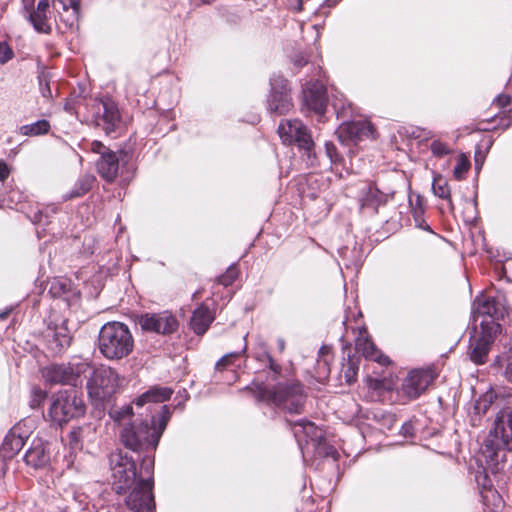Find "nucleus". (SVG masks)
I'll return each instance as SVG.
<instances>
[{
  "label": "nucleus",
  "instance_id": "6e6552de",
  "mask_svg": "<svg viewBox=\"0 0 512 512\" xmlns=\"http://www.w3.org/2000/svg\"><path fill=\"white\" fill-rule=\"evenodd\" d=\"M278 133L284 143H294L303 151V155H306L307 163L310 166L316 164L315 144L310 130L302 121L298 119L284 120L279 124Z\"/></svg>",
  "mask_w": 512,
  "mask_h": 512
},
{
  "label": "nucleus",
  "instance_id": "a19ab883",
  "mask_svg": "<svg viewBox=\"0 0 512 512\" xmlns=\"http://www.w3.org/2000/svg\"><path fill=\"white\" fill-rule=\"evenodd\" d=\"M430 150L435 157H444L452 152L450 146L439 139H434L430 144Z\"/></svg>",
  "mask_w": 512,
  "mask_h": 512
},
{
  "label": "nucleus",
  "instance_id": "7ed1b4c3",
  "mask_svg": "<svg viewBox=\"0 0 512 512\" xmlns=\"http://www.w3.org/2000/svg\"><path fill=\"white\" fill-rule=\"evenodd\" d=\"M100 353L108 360H121L134 348V338L127 325L121 322H108L98 335Z\"/></svg>",
  "mask_w": 512,
  "mask_h": 512
},
{
  "label": "nucleus",
  "instance_id": "72a5a7b5",
  "mask_svg": "<svg viewBox=\"0 0 512 512\" xmlns=\"http://www.w3.org/2000/svg\"><path fill=\"white\" fill-rule=\"evenodd\" d=\"M25 438L12 429L4 438L2 451L5 456L11 457L17 454L24 446Z\"/></svg>",
  "mask_w": 512,
  "mask_h": 512
},
{
  "label": "nucleus",
  "instance_id": "aec40b11",
  "mask_svg": "<svg viewBox=\"0 0 512 512\" xmlns=\"http://www.w3.org/2000/svg\"><path fill=\"white\" fill-rule=\"evenodd\" d=\"M47 349L53 355L62 354L71 344V334L66 326V321L54 326H48L45 335Z\"/></svg>",
  "mask_w": 512,
  "mask_h": 512
},
{
  "label": "nucleus",
  "instance_id": "4c0bfd02",
  "mask_svg": "<svg viewBox=\"0 0 512 512\" xmlns=\"http://www.w3.org/2000/svg\"><path fill=\"white\" fill-rule=\"evenodd\" d=\"M49 130L50 123L45 119L20 127V133L24 136H39L48 133Z\"/></svg>",
  "mask_w": 512,
  "mask_h": 512
},
{
  "label": "nucleus",
  "instance_id": "864d4df0",
  "mask_svg": "<svg viewBox=\"0 0 512 512\" xmlns=\"http://www.w3.org/2000/svg\"><path fill=\"white\" fill-rule=\"evenodd\" d=\"M345 379L348 384H351L355 381V377L357 374V367H355L354 362L352 360L348 361L347 369L345 370Z\"/></svg>",
  "mask_w": 512,
  "mask_h": 512
},
{
  "label": "nucleus",
  "instance_id": "8fccbe9b",
  "mask_svg": "<svg viewBox=\"0 0 512 512\" xmlns=\"http://www.w3.org/2000/svg\"><path fill=\"white\" fill-rule=\"evenodd\" d=\"M39 80V90L43 98L47 100H51L53 95L50 88L49 81L47 80L45 75H40L38 77Z\"/></svg>",
  "mask_w": 512,
  "mask_h": 512
},
{
  "label": "nucleus",
  "instance_id": "f257e3e1",
  "mask_svg": "<svg viewBox=\"0 0 512 512\" xmlns=\"http://www.w3.org/2000/svg\"><path fill=\"white\" fill-rule=\"evenodd\" d=\"M171 413L169 407H161L159 418L151 417L147 420H135L120 430V439L123 445L132 451H154L166 429Z\"/></svg>",
  "mask_w": 512,
  "mask_h": 512
},
{
  "label": "nucleus",
  "instance_id": "603ef678",
  "mask_svg": "<svg viewBox=\"0 0 512 512\" xmlns=\"http://www.w3.org/2000/svg\"><path fill=\"white\" fill-rule=\"evenodd\" d=\"M325 151H326V155L329 158L331 163H336L340 160L339 155L337 153V149L333 143L326 142L325 143Z\"/></svg>",
  "mask_w": 512,
  "mask_h": 512
},
{
  "label": "nucleus",
  "instance_id": "a878e982",
  "mask_svg": "<svg viewBox=\"0 0 512 512\" xmlns=\"http://www.w3.org/2000/svg\"><path fill=\"white\" fill-rule=\"evenodd\" d=\"M49 0H39L36 8L28 13V20L39 33L51 32Z\"/></svg>",
  "mask_w": 512,
  "mask_h": 512
},
{
  "label": "nucleus",
  "instance_id": "c85d7f7f",
  "mask_svg": "<svg viewBox=\"0 0 512 512\" xmlns=\"http://www.w3.org/2000/svg\"><path fill=\"white\" fill-rule=\"evenodd\" d=\"M215 320V312L207 305H199L192 314L190 327L197 335H203Z\"/></svg>",
  "mask_w": 512,
  "mask_h": 512
},
{
  "label": "nucleus",
  "instance_id": "7c9ffc66",
  "mask_svg": "<svg viewBox=\"0 0 512 512\" xmlns=\"http://www.w3.org/2000/svg\"><path fill=\"white\" fill-rule=\"evenodd\" d=\"M49 294L53 298L63 299L68 305L78 296V292L72 288L71 282L62 278H55L51 282Z\"/></svg>",
  "mask_w": 512,
  "mask_h": 512
},
{
  "label": "nucleus",
  "instance_id": "f3484780",
  "mask_svg": "<svg viewBox=\"0 0 512 512\" xmlns=\"http://www.w3.org/2000/svg\"><path fill=\"white\" fill-rule=\"evenodd\" d=\"M436 374L432 369H415L408 373L401 386L402 394L408 399H416L433 383Z\"/></svg>",
  "mask_w": 512,
  "mask_h": 512
},
{
  "label": "nucleus",
  "instance_id": "0eeeda50",
  "mask_svg": "<svg viewBox=\"0 0 512 512\" xmlns=\"http://www.w3.org/2000/svg\"><path fill=\"white\" fill-rule=\"evenodd\" d=\"M278 133L284 143H294L303 151V155H306L307 163L310 166L316 164L315 144L310 130L302 121L298 119L284 120L279 124Z\"/></svg>",
  "mask_w": 512,
  "mask_h": 512
},
{
  "label": "nucleus",
  "instance_id": "4be33fe9",
  "mask_svg": "<svg viewBox=\"0 0 512 512\" xmlns=\"http://www.w3.org/2000/svg\"><path fill=\"white\" fill-rule=\"evenodd\" d=\"M355 350L367 360L375 361L383 366L389 364V358L376 348L365 329L358 333Z\"/></svg>",
  "mask_w": 512,
  "mask_h": 512
},
{
  "label": "nucleus",
  "instance_id": "39448f33",
  "mask_svg": "<svg viewBox=\"0 0 512 512\" xmlns=\"http://www.w3.org/2000/svg\"><path fill=\"white\" fill-rule=\"evenodd\" d=\"M85 413V404L76 390H63L53 395L48 415L51 420L63 425Z\"/></svg>",
  "mask_w": 512,
  "mask_h": 512
},
{
  "label": "nucleus",
  "instance_id": "e2e57ef3",
  "mask_svg": "<svg viewBox=\"0 0 512 512\" xmlns=\"http://www.w3.org/2000/svg\"><path fill=\"white\" fill-rule=\"evenodd\" d=\"M505 378L512 383V362L508 363L505 371H504Z\"/></svg>",
  "mask_w": 512,
  "mask_h": 512
},
{
  "label": "nucleus",
  "instance_id": "b1692460",
  "mask_svg": "<svg viewBox=\"0 0 512 512\" xmlns=\"http://www.w3.org/2000/svg\"><path fill=\"white\" fill-rule=\"evenodd\" d=\"M393 194V191L384 192L374 184H366L360 190L361 205L377 211L378 207L384 205Z\"/></svg>",
  "mask_w": 512,
  "mask_h": 512
},
{
  "label": "nucleus",
  "instance_id": "423d86ee",
  "mask_svg": "<svg viewBox=\"0 0 512 512\" xmlns=\"http://www.w3.org/2000/svg\"><path fill=\"white\" fill-rule=\"evenodd\" d=\"M91 366L84 361L50 364L41 370L46 383L50 385H70L76 387L83 383Z\"/></svg>",
  "mask_w": 512,
  "mask_h": 512
},
{
  "label": "nucleus",
  "instance_id": "5fc2aeb1",
  "mask_svg": "<svg viewBox=\"0 0 512 512\" xmlns=\"http://www.w3.org/2000/svg\"><path fill=\"white\" fill-rule=\"evenodd\" d=\"M90 150L96 154H99L100 157L104 156V154L109 153L111 151L103 143L96 140L90 143Z\"/></svg>",
  "mask_w": 512,
  "mask_h": 512
},
{
  "label": "nucleus",
  "instance_id": "cd10ccee",
  "mask_svg": "<svg viewBox=\"0 0 512 512\" xmlns=\"http://www.w3.org/2000/svg\"><path fill=\"white\" fill-rule=\"evenodd\" d=\"M476 482L480 489V496L486 507L493 506L497 509L502 505L501 496L492 488V481L485 472H479L476 475Z\"/></svg>",
  "mask_w": 512,
  "mask_h": 512
},
{
  "label": "nucleus",
  "instance_id": "680f3d73",
  "mask_svg": "<svg viewBox=\"0 0 512 512\" xmlns=\"http://www.w3.org/2000/svg\"><path fill=\"white\" fill-rule=\"evenodd\" d=\"M290 6L294 11L300 12L302 10V0H290Z\"/></svg>",
  "mask_w": 512,
  "mask_h": 512
},
{
  "label": "nucleus",
  "instance_id": "c9c22d12",
  "mask_svg": "<svg viewBox=\"0 0 512 512\" xmlns=\"http://www.w3.org/2000/svg\"><path fill=\"white\" fill-rule=\"evenodd\" d=\"M93 430L94 428L90 424L74 427L68 435L70 447L74 450H81L83 448L84 439Z\"/></svg>",
  "mask_w": 512,
  "mask_h": 512
},
{
  "label": "nucleus",
  "instance_id": "0e129e2a",
  "mask_svg": "<svg viewBox=\"0 0 512 512\" xmlns=\"http://www.w3.org/2000/svg\"><path fill=\"white\" fill-rule=\"evenodd\" d=\"M423 136V139L425 140H428V139H432L434 137V134L432 131H427V130H420V133L417 135V137H422Z\"/></svg>",
  "mask_w": 512,
  "mask_h": 512
},
{
  "label": "nucleus",
  "instance_id": "09e8293b",
  "mask_svg": "<svg viewBox=\"0 0 512 512\" xmlns=\"http://www.w3.org/2000/svg\"><path fill=\"white\" fill-rule=\"evenodd\" d=\"M315 450L317 451V453L319 455H324L325 457H330L333 459V461H337L338 457H339V453L337 451V449L331 445H327L323 442H321V444L319 446H317L315 448Z\"/></svg>",
  "mask_w": 512,
  "mask_h": 512
},
{
  "label": "nucleus",
  "instance_id": "dca6fc26",
  "mask_svg": "<svg viewBox=\"0 0 512 512\" xmlns=\"http://www.w3.org/2000/svg\"><path fill=\"white\" fill-rule=\"evenodd\" d=\"M506 314L507 309L501 297L479 295L473 301L472 318L474 322L482 318V320H492L498 323L497 321L503 319Z\"/></svg>",
  "mask_w": 512,
  "mask_h": 512
},
{
  "label": "nucleus",
  "instance_id": "ddd939ff",
  "mask_svg": "<svg viewBox=\"0 0 512 512\" xmlns=\"http://www.w3.org/2000/svg\"><path fill=\"white\" fill-rule=\"evenodd\" d=\"M149 479L139 478L125 497V505L131 512H154L155 501Z\"/></svg>",
  "mask_w": 512,
  "mask_h": 512
},
{
  "label": "nucleus",
  "instance_id": "de8ad7c7",
  "mask_svg": "<svg viewBox=\"0 0 512 512\" xmlns=\"http://www.w3.org/2000/svg\"><path fill=\"white\" fill-rule=\"evenodd\" d=\"M15 54L11 46L6 42L0 40V65H5L14 58Z\"/></svg>",
  "mask_w": 512,
  "mask_h": 512
},
{
  "label": "nucleus",
  "instance_id": "5701e85b",
  "mask_svg": "<svg viewBox=\"0 0 512 512\" xmlns=\"http://www.w3.org/2000/svg\"><path fill=\"white\" fill-rule=\"evenodd\" d=\"M125 156L126 154L122 151L118 155L112 150L104 154V156L98 159L96 164L99 175L107 182L114 181L118 175L119 163Z\"/></svg>",
  "mask_w": 512,
  "mask_h": 512
},
{
  "label": "nucleus",
  "instance_id": "c03bdc74",
  "mask_svg": "<svg viewBox=\"0 0 512 512\" xmlns=\"http://www.w3.org/2000/svg\"><path fill=\"white\" fill-rule=\"evenodd\" d=\"M237 277H238V269L235 265H231L226 270V272L218 278V282L221 285L228 287L234 283V281L236 280Z\"/></svg>",
  "mask_w": 512,
  "mask_h": 512
},
{
  "label": "nucleus",
  "instance_id": "bf43d9fd",
  "mask_svg": "<svg viewBox=\"0 0 512 512\" xmlns=\"http://www.w3.org/2000/svg\"><path fill=\"white\" fill-rule=\"evenodd\" d=\"M494 102L501 108H504L508 105H510L511 103V97L507 94H499Z\"/></svg>",
  "mask_w": 512,
  "mask_h": 512
},
{
  "label": "nucleus",
  "instance_id": "774afa93",
  "mask_svg": "<svg viewBox=\"0 0 512 512\" xmlns=\"http://www.w3.org/2000/svg\"><path fill=\"white\" fill-rule=\"evenodd\" d=\"M277 346H278V350H279L280 352H283V351H284V349H285V341H284V339L279 338V339L277 340Z\"/></svg>",
  "mask_w": 512,
  "mask_h": 512
},
{
  "label": "nucleus",
  "instance_id": "a18cd8bd",
  "mask_svg": "<svg viewBox=\"0 0 512 512\" xmlns=\"http://www.w3.org/2000/svg\"><path fill=\"white\" fill-rule=\"evenodd\" d=\"M240 352H231L222 356L215 365L216 371H223L233 364V361L240 357Z\"/></svg>",
  "mask_w": 512,
  "mask_h": 512
},
{
  "label": "nucleus",
  "instance_id": "79ce46f5",
  "mask_svg": "<svg viewBox=\"0 0 512 512\" xmlns=\"http://www.w3.org/2000/svg\"><path fill=\"white\" fill-rule=\"evenodd\" d=\"M469 168H470L469 160L466 157H464L463 155H461L457 159V163L453 169V175H454L455 179L462 180L464 178L465 174L468 172Z\"/></svg>",
  "mask_w": 512,
  "mask_h": 512
},
{
  "label": "nucleus",
  "instance_id": "f03ea898",
  "mask_svg": "<svg viewBox=\"0 0 512 512\" xmlns=\"http://www.w3.org/2000/svg\"><path fill=\"white\" fill-rule=\"evenodd\" d=\"M253 385L256 387L254 394L257 400L273 404L291 414H300L303 411L305 395L299 382L287 381L274 386L253 382Z\"/></svg>",
  "mask_w": 512,
  "mask_h": 512
},
{
  "label": "nucleus",
  "instance_id": "3c124183",
  "mask_svg": "<svg viewBox=\"0 0 512 512\" xmlns=\"http://www.w3.org/2000/svg\"><path fill=\"white\" fill-rule=\"evenodd\" d=\"M375 417L380 418L382 420V426L388 430H391L396 422V417L392 413H377Z\"/></svg>",
  "mask_w": 512,
  "mask_h": 512
},
{
  "label": "nucleus",
  "instance_id": "2f4dec72",
  "mask_svg": "<svg viewBox=\"0 0 512 512\" xmlns=\"http://www.w3.org/2000/svg\"><path fill=\"white\" fill-rule=\"evenodd\" d=\"M49 454L46 452L44 444L41 441L34 442L25 455L24 461L33 468L44 467L49 462Z\"/></svg>",
  "mask_w": 512,
  "mask_h": 512
},
{
  "label": "nucleus",
  "instance_id": "f8f14e48",
  "mask_svg": "<svg viewBox=\"0 0 512 512\" xmlns=\"http://www.w3.org/2000/svg\"><path fill=\"white\" fill-rule=\"evenodd\" d=\"M293 107L287 80L283 76L274 74L270 78V91L267 96V110L273 115H285Z\"/></svg>",
  "mask_w": 512,
  "mask_h": 512
},
{
  "label": "nucleus",
  "instance_id": "4d7b16f0",
  "mask_svg": "<svg viewBox=\"0 0 512 512\" xmlns=\"http://www.w3.org/2000/svg\"><path fill=\"white\" fill-rule=\"evenodd\" d=\"M422 214H423L422 208L414 209V220H415L416 226L421 229H424V230H430L429 225H427V224L424 225V220L422 219Z\"/></svg>",
  "mask_w": 512,
  "mask_h": 512
},
{
  "label": "nucleus",
  "instance_id": "412c9836",
  "mask_svg": "<svg viewBox=\"0 0 512 512\" xmlns=\"http://www.w3.org/2000/svg\"><path fill=\"white\" fill-rule=\"evenodd\" d=\"M374 129L370 122L360 121H344L339 129L338 136L342 142L352 141L357 143L364 138L373 137Z\"/></svg>",
  "mask_w": 512,
  "mask_h": 512
},
{
  "label": "nucleus",
  "instance_id": "338daca9",
  "mask_svg": "<svg viewBox=\"0 0 512 512\" xmlns=\"http://www.w3.org/2000/svg\"><path fill=\"white\" fill-rule=\"evenodd\" d=\"M306 60L303 58V57H298L294 60V64L298 67H302L303 65L306 64Z\"/></svg>",
  "mask_w": 512,
  "mask_h": 512
},
{
  "label": "nucleus",
  "instance_id": "393cba45",
  "mask_svg": "<svg viewBox=\"0 0 512 512\" xmlns=\"http://www.w3.org/2000/svg\"><path fill=\"white\" fill-rule=\"evenodd\" d=\"M253 357L259 363L267 365L269 372L268 377L272 381H276L278 377L281 375L282 367L279 365L271 356L268 351L266 342L258 337L253 348Z\"/></svg>",
  "mask_w": 512,
  "mask_h": 512
},
{
  "label": "nucleus",
  "instance_id": "a211bd4d",
  "mask_svg": "<svg viewBox=\"0 0 512 512\" xmlns=\"http://www.w3.org/2000/svg\"><path fill=\"white\" fill-rule=\"evenodd\" d=\"M288 423L292 428L293 434L303 455L305 454L303 442H305L307 449L310 446L315 449L325 440L324 431L311 421L299 419L295 422L288 420Z\"/></svg>",
  "mask_w": 512,
  "mask_h": 512
},
{
  "label": "nucleus",
  "instance_id": "37998d69",
  "mask_svg": "<svg viewBox=\"0 0 512 512\" xmlns=\"http://www.w3.org/2000/svg\"><path fill=\"white\" fill-rule=\"evenodd\" d=\"M153 467V460L149 456L144 457L141 462L140 473L138 474V478L149 479L150 483L153 485Z\"/></svg>",
  "mask_w": 512,
  "mask_h": 512
},
{
  "label": "nucleus",
  "instance_id": "f704fd0d",
  "mask_svg": "<svg viewBox=\"0 0 512 512\" xmlns=\"http://www.w3.org/2000/svg\"><path fill=\"white\" fill-rule=\"evenodd\" d=\"M495 397L496 396L493 391H487L475 401L473 408L475 416L472 417L473 425H476V421L480 420V417L488 411Z\"/></svg>",
  "mask_w": 512,
  "mask_h": 512
},
{
  "label": "nucleus",
  "instance_id": "1a4fd4ad",
  "mask_svg": "<svg viewBox=\"0 0 512 512\" xmlns=\"http://www.w3.org/2000/svg\"><path fill=\"white\" fill-rule=\"evenodd\" d=\"M501 331L499 323L492 320H481L480 331L474 328V334L470 337L469 355L471 361L481 365L487 361L489 351L498 333Z\"/></svg>",
  "mask_w": 512,
  "mask_h": 512
},
{
  "label": "nucleus",
  "instance_id": "6ab92c4d",
  "mask_svg": "<svg viewBox=\"0 0 512 512\" xmlns=\"http://www.w3.org/2000/svg\"><path fill=\"white\" fill-rule=\"evenodd\" d=\"M327 92L324 84L318 80L308 82L303 88V102L307 109L323 117L327 108Z\"/></svg>",
  "mask_w": 512,
  "mask_h": 512
},
{
  "label": "nucleus",
  "instance_id": "13d9d810",
  "mask_svg": "<svg viewBox=\"0 0 512 512\" xmlns=\"http://www.w3.org/2000/svg\"><path fill=\"white\" fill-rule=\"evenodd\" d=\"M399 433L404 437H412L414 435L413 424L409 421L403 423Z\"/></svg>",
  "mask_w": 512,
  "mask_h": 512
},
{
  "label": "nucleus",
  "instance_id": "473e14b6",
  "mask_svg": "<svg viewBox=\"0 0 512 512\" xmlns=\"http://www.w3.org/2000/svg\"><path fill=\"white\" fill-rule=\"evenodd\" d=\"M109 416L122 428H124V426L130 425L136 420L133 412V406L131 404L115 406L111 408L109 411Z\"/></svg>",
  "mask_w": 512,
  "mask_h": 512
},
{
  "label": "nucleus",
  "instance_id": "6e6d98bb",
  "mask_svg": "<svg viewBox=\"0 0 512 512\" xmlns=\"http://www.w3.org/2000/svg\"><path fill=\"white\" fill-rule=\"evenodd\" d=\"M320 358L318 359V366H323V368L328 371L329 364V349L326 346H322L319 350Z\"/></svg>",
  "mask_w": 512,
  "mask_h": 512
},
{
  "label": "nucleus",
  "instance_id": "4468645a",
  "mask_svg": "<svg viewBox=\"0 0 512 512\" xmlns=\"http://www.w3.org/2000/svg\"><path fill=\"white\" fill-rule=\"evenodd\" d=\"M137 324L145 332L161 335L172 334L179 326L176 316L169 311L143 313L137 317Z\"/></svg>",
  "mask_w": 512,
  "mask_h": 512
},
{
  "label": "nucleus",
  "instance_id": "e433bc0d",
  "mask_svg": "<svg viewBox=\"0 0 512 512\" xmlns=\"http://www.w3.org/2000/svg\"><path fill=\"white\" fill-rule=\"evenodd\" d=\"M93 181H94V177L91 175L82 176L75 183L72 190L68 194L63 195V197H62L63 201L77 198V197H80V196L86 194L91 189Z\"/></svg>",
  "mask_w": 512,
  "mask_h": 512
},
{
  "label": "nucleus",
  "instance_id": "9d476101",
  "mask_svg": "<svg viewBox=\"0 0 512 512\" xmlns=\"http://www.w3.org/2000/svg\"><path fill=\"white\" fill-rule=\"evenodd\" d=\"M91 371V377L87 382L90 398L100 402L109 399L120 386L119 375L111 367L103 365Z\"/></svg>",
  "mask_w": 512,
  "mask_h": 512
},
{
  "label": "nucleus",
  "instance_id": "69168bd1",
  "mask_svg": "<svg viewBox=\"0 0 512 512\" xmlns=\"http://www.w3.org/2000/svg\"><path fill=\"white\" fill-rule=\"evenodd\" d=\"M512 125V118L511 119H505V118H502L501 119V128L503 130H506L507 128H509L510 126Z\"/></svg>",
  "mask_w": 512,
  "mask_h": 512
},
{
  "label": "nucleus",
  "instance_id": "58836bf2",
  "mask_svg": "<svg viewBox=\"0 0 512 512\" xmlns=\"http://www.w3.org/2000/svg\"><path fill=\"white\" fill-rule=\"evenodd\" d=\"M432 190L435 196L448 200L449 207L453 209L450 188L448 182L442 176L434 177Z\"/></svg>",
  "mask_w": 512,
  "mask_h": 512
},
{
  "label": "nucleus",
  "instance_id": "bb28decb",
  "mask_svg": "<svg viewBox=\"0 0 512 512\" xmlns=\"http://www.w3.org/2000/svg\"><path fill=\"white\" fill-rule=\"evenodd\" d=\"M54 10L68 28H73L79 19L80 0H53Z\"/></svg>",
  "mask_w": 512,
  "mask_h": 512
},
{
  "label": "nucleus",
  "instance_id": "2eb2a0df",
  "mask_svg": "<svg viewBox=\"0 0 512 512\" xmlns=\"http://www.w3.org/2000/svg\"><path fill=\"white\" fill-rule=\"evenodd\" d=\"M92 115L96 125L101 126L106 134L114 132L121 121L118 106L109 97L94 101Z\"/></svg>",
  "mask_w": 512,
  "mask_h": 512
},
{
  "label": "nucleus",
  "instance_id": "20e7f679",
  "mask_svg": "<svg viewBox=\"0 0 512 512\" xmlns=\"http://www.w3.org/2000/svg\"><path fill=\"white\" fill-rule=\"evenodd\" d=\"M483 453L491 460H498V453L512 450V407L500 410L494 421V428L482 447Z\"/></svg>",
  "mask_w": 512,
  "mask_h": 512
},
{
  "label": "nucleus",
  "instance_id": "9b49d317",
  "mask_svg": "<svg viewBox=\"0 0 512 512\" xmlns=\"http://www.w3.org/2000/svg\"><path fill=\"white\" fill-rule=\"evenodd\" d=\"M111 476L113 487L117 493L126 492L138 481L136 464L132 457L122 452L112 453L110 456Z\"/></svg>",
  "mask_w": 512,
  "mask_h": 512
},
{
  "label": "nucleus",
  "instance_id": "052dcab7",
  "mask_svg": "<svg viewBox=\"0 0 512 512\" xmlns=\"http://www.w3.org/2000/svg\"><path fill=\"white\" fill-rule=\"evenodd\" d=\"M10 174L9 167L3 161H0V181L4 182Z\"/></svg>",
  "mask_w": 512,
  "mask_h": 512
},
{
  "label": "nucleus",
  "instance_id": "49530a36",
  "mask_svg": "<svg viewBox=\"0 0 512 512\" xmlns=\"http://www.w3.org/2000/svg\"><path fill=\"white\" fill-rule=\"evenodd\" d=\"M46 392L42 390L41 388L34 387L31 390V400H30V406L33 409L39 408L44 400L46 399Z\"/></svg>",
  "mask_w": 512,
  "mask_h": 512
},
{
  "label": "nucleus",
  "instance_id": "ea45409f",
  "mask_svg": "<svg viewBox=\"0 0 512 512\" xmlns=\"http://www.w3.org/2000/svg\"><path fill=\"white\" fill-rule=\"evenodd\" d=\"M58 211V208L54 205H50V206H47L43 209H38L37 211L34 212L33 216L31 217V220L33 223L35 224H40V225H47L49 224V218L56 214Z\"/></svg>",
  "mask_w": 512,
  "mask_h": 512
},
{
  "label": "nucleus",
  "instance_id": "c756f323",
  "mask_svg": "<svg viewBox=\"0 0 512 512\" xmlns=\"http://www.w3.org/2000/svg\"><path fill=\"white\" fill-rule=\"evenodd\" d=\"M173 390L168 387L153 386L135 399L134 404L141 408L148 403H161L170 399Z\"/></svg>",
  "mask_w": 512,
  "mask_h": 512
}]
</instances>
